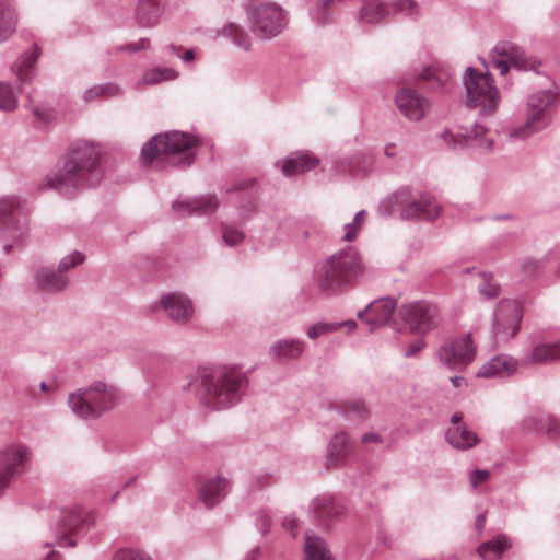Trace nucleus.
I'll return each mask as SVG.
<instances>
[{
    "instance_id": "obj_1",
    "label": "nucleus",
    "mask_w": 560,
    "mask_h": 560,
    "mask_svg": "<svg viewBox=\"0 0 560 560\" xmlns=\"http://www.w3.org/2000/svg\"><path fill=\"white\" fill-rule=\"evenodd\" d=\"M100 152L89 143L75 147L55 174L46 177L40 189H56L62 195L74 192L93 186L101 179L98 171Z\"/></svg>"
},
{
    "instance_id": "obj_2",
    "label": "nucleus",
    "mask_w": 560,
    "mask_h": 560,
    "mask_svg": "<svg viewBox=\"0 0 560 560\" xmlns=\"http://www.w3.org/2000/svg\"><path fill=\"white\" fill-rule=\"evenodd\" d=\"M365 272V266L357 248L348 246L314 268V283L325 293L336 295L352 288Z\"/></svg>"
},
{
    "instance_id": "obj_3",
    "label": "nucleus",
    "mask_w": 560,
    "mask_h": 560,
    "mask_svg": "<svg viewBox=\"0 0 560 560\" xmlns=\"http://www.w3.org/2000/svg\"><path fill=\"white\" fill-rule=\"evenodd\" d=\"M541 86L526 96L524 121L506 130L511 141H522L546 129L552 119V112L560 96L556 82L544 78Z\"/></svg>"
},
{
    "instance_id": "obj_4",
    "label": "nucleus",
    "mask_w": 560,
    "mask_h": 560,
    "mask_svg": "<svg viewBox=\"0 0 560 560\" xmlns=\"http://www.w3.org/2000/svg\"><path fill=\"white\" fill-rule=\"evenodd\" d=\"M463 82L470 107L478 108L482 115L497 112L501 95L490 72L468 67L463 75Z\"/></svg>"
},
{
    "instance_id": "obj_5",
    "label": "nucleus",
    "mask_w": 560,
    "mask_h": 560,
    "mask_svg": "<svg viewBox=\"0 0 560 560\" xmlns=\"http://www.w3.org/2000/svg\"><path fill=\"white\" fill-rule=\"evenodd\" d=\"M394 205L397 211H399L401 219L408 221H434L442 212V206L435 197L407 188L394 194Z\"/></svg>"
},
{
    "instance_id": "obj_6",
    "label": "nucleus",
    "mask_w": 560,
    "mask_h": 560,
    "mask_svg": "<svg viewBox=\"0 0 560 560\" xmlns=\"http://www.w3.org/2000/svg\"><path fill=\"white\" fill-rule=\"evenodd\" d=\"M21 205L22 201L16 196L0 198V247L4 255L23 246L27 238V225L13 218Z\"/></svg>"
},
{
    "instance_id": "obj_7",
    "label": "nucleus",
    "mask_w": 560,
    "mask_h": 560,
    "mask_svg": "<svg viewBox=\"0 0 560 560\" xmlns=\"http://www.w3.org/2000/svg\"><path fill=\"white\" fill-rule=\"evenodd\" d=\"M252 32L261 39L279 35L288 23V13L275 2H265L247 11Z\"/></svg>"
},
{
    "instance_id": "obj_8",
    "label": "nucleus",
    "mask_w": 560,
    "mask_h": 560,
    "mask_svg": "<svg viewBox=\"0 0 560 560\" xmlns=\"http://www.w3.org/2000/svg\"><path fill=\"white\" fill-rule=\"evenodd\" d=\"M489 62L501 75H505L511 66L517 70L537 73L540 67V61L528 57L522 47L510 40H500L494 45L489 54Z\"/></svg>"
},
{
    "instance_id": "obj_9",
    "label": "nucleus",
    "mask_w": 560,
    "mask_h": 560,
    "mask_svg": "<svg viewBox=\"0 0 560 560\" xmlns=\"http://www.w3.org/2000/svg\"><path fill=\"white\" fill-rule=\"evenodd\" d=\"M197 144L194 136L170 131L153 136L141 149V158L145 163H152L158 158H167L187 151Z\"/></svg>"
},
{
    "instance_id": "obj_10",
    "label": "nucleus",
    "mask_w": 560,
    "mask_h": 560,
    "mask_svg": "<svg viewBox=\"0 0 560 560\" xmlns=\"http://www.w3.org/2000/svg\"><path fill=\"white\" fill-rule=\"evenodd\" d=\"M113 405V387H79L70 394V407L82 418L97 417Z\"/></svg>"
},
{
    "instance_id": "obj_11",
    "label": "nucleus",
    "mask_w": 560,
    "mask_h": 560,
    "mask_svg": "<svg viewBox=\"0 0 560 560\" xmlns=\"http://www.w3.org/2000/svg\"><path fill=\"white\" fill-rule=\"evenodd\" d=\"M523 318L521 305L511 299L501 300L493 313L492 338L495 345L504 343L518 331Z\"/></svg>"
},
{
    "instance_id": "obj_12",
    "label": "nucleus",
    "mask_w": 560,
    "mask_h": 560,
    "mask_svg": "<svg viewBox=\"0 0 560 560\" xmlns=\"http://www.w3.org/2000/svg\"><path fill=\"white\" fill-rule=\"evenodd\" d=\"M475 357L476 346L470 332L445 339L438 350L441 364L453 370L465 369L474 361Z\"/></svg>"
},
{
    "instance_id": "obj_13",
    "label": "nucleus",
    "mask_w": 560,
    "mask_h": 560,
    "mask_svg": "<svg viewBox=\"0 0 560 560\" xmlns=\"http://www.w3.org/2000/svg\"><path fill=\"white\" fill-rule=\"evenodd\" d=\"M249 382L247 374L236 365L201 364L187 385H243Z\"/></svg>"
},
{
    "instance_id": "obj_14",
    "label": "nucleus",
    "mask_w": 560,
    "mask_h": 560,
    "mask_svg": "<svg viewBox=\"0 0 560 560\" xmlns=\"http://www.w3.org/2000/svg\"><path fill=\"white\" fill-rule=\"evenodd\" d=\"M399 315L412 331L420 334L434 329L440 323L438 307L425 302L402 304Z\"/></svg>"
},
{
    "instance_id": "obj_15",
    "label": "nucleus",
    "mask_w": 560,
    "mask_h": 560,
    "mask_svg": "<svg viewBox=\"0 0 560 560\" xmlns=\"http://www.w3.org/2000/svg\"><path fill=\"white\" fill-rule=\"evenodd\" d=\"M488 129L482 125L475 124L466 132L445 131L442 135L443 141L452 149H459L466 145L476 148L482 152L490 153L494 148L493 138L488 136Z\"/></svg>"
},
{
    "instance_id": "obj_16",
    "label": "nucleus",
    "mask_w": 560,
    "mask_h": 560,
    "mask_svg": "<svg viewBox=\"0 0 560 560\" xmlns=\"http://www.w3.org/2000/svg\"><path fill=\"white\" fill-rule=\"evenodd\" d=\"M160 306L167 318L177 325L189 323L195 315L190 298L180 292H172L160 299Z\"/></svg>"
},
{
    "instance_id": "obj_17",
    "label": "nucleus",
    "mask_w": 560,
    "mask_h": 560,
    "mask_svg": "<svg viewBox=\"0 0 560 560\" xmlns=\"http://www.w3.org/2000/svg\"><path fill=\"white\" fill-rule=\"evenodd\" d=\"M395 104L398 110L407 119L419 121L427 115L430 103L418 91L412 89H401L395 95Z\"/></svg>"
},
{
    "instance_id": "obj_18",
    "label": "nucleus",
    "mask_w": 560,
    "mask_h": 560,
    "mask_svg": "<svg viewBox=\"0 0 560 560\" xmlns=\"http://www.w3.org/2000/svg\"><path fill=\"white\" fill-rule=\"evenodd\" d=\"M26 458L27 448L24 446L12 445L0 452V495Z\"/></svg>"
},
{
    "instance_id": "obj_19",
    "label": "nucleus",
    "mask_w": 560,
    "mask_h": 560,
    "mask_svg": "<svg viewBox=\"0 0 560 560\" xmlns=\"http://www.w3.org/2000/svg\"><path fill=\"white\" fill-rule=\"evenodd\" d=\"M517 369V360L509 354H498L485 362L476 375L483 378H504L515 374Z\"/></svg>"
},
{
    "instance_id": "obj_20",
    "label": "nucleus",
    "mask_w": 560,
    "mask_h": 560,
    "mask_svg": "<svg viewBox=\"0 0 560 560\" xmlns=\"http://www.w3.org/2000/svg\"><path fill=\"white\" fill-rule=\"evenodd\" d=\"M219 207V201L215 196H200L196 198L177 200L173 203V209L182 215L191 214H211Z\"/></svg>"
},
{
    "instance_id": "obj_21",
    "label": "nucleus",
    "mask_w": 560,
    "mask_h": 560,
    "mask_svg": "<svg viewBox=\"0 0 560 560\" xmlns=\"http://www.w3.org/2000/svg\"><path fill=\"white\" fill-rule=\"evenodd\" d=\"M240 387H200L198 395L207 406L223 409L232 406L238 400Z\"/></svg>"
},
{
    "instance_id": "obj_22",
    "label": "nucleus",
    "mask_w": 560,
    "mask_h": 560,
    "mask_svg": "<svg viewBox=\"0 0 560 560\" xmlns=\"http://www.w3.org/2000/svg\"><path fill=\"white\" fill-rule=\"evenodd\" d=\"M396 305V300L389 296L371 302L369 304L370 318H366L370 331H374L378 327L387 325L393 317Z\"/></svg>"
},
{
    "instance_id": "obj_23",
    "label": "nucleus",
    "mask_w": 560,
    "mask_h": 560,
    "mask_svg": "<svg viewBox=\"0 0 560 560\" xmlns=\"http://www.w3.org/2000/svg\"><path fill=\"white\" fill-rule=\"evenodd\" d=\"M305 351V341L301 339H279L269 348V357L275 361L289 362L300 359Z\"/></svg>"
},
{
    "instance_id": "obj_24",
    "label": "nucleus",
    "mask_w": 560,
    "mask_h": 560,
    "mask_svg": "<svg viewBox=\"0 0 560 560\" xmlns=\"http://www.w3.org/2000/svg\"><path fill=\"white\" fill-rule=\"evenodd\" d=\"M34 281L36 287L49 293H59L68 285V278L48 267H39L34 272Z\"/></svg>"
},
{
    "instance_id": "obj_25",
    "label": "nucleus",
    "mask_w": 560,
    "mask_h": 560,
    "mask_svg": "<svg viewBox=\"0 0 560 560\" xmlns=\"http://www.w3.org/2000/svg\"><path fill=\"white\" fill-rule=\"evenodd\" d=\"M389 16L388 2L382 0H362L357 20L363 24L377 25Z\"/></svg>"
},
{
    "instance_id": "obj_26",
    "label": "nucleus",
    "mask_w": 560,
    "mask_h": 560,
    "mask_svg": "<svg viewBox=\"0 0 560 560\" xmlns=\"http://www.w3.org/2000/svg\"><path fill=\"white\" fill-rule=\"evenodd\" d=\"M42 54L38 45L34 44L30 50L23 52L12 66V71L16 74L22 84L30 83L35 75V65Z\"/></svg>"
},
{
    "instance_id": "obj_27",
    "label": "nucleus",
    "mask_w": 560,
    "mask_h": 560,
    "mask_svg": "<svg viewBox=\"0 0 560 560\" xmlns=\"http://www.w3.org/2000/svg\"><path fill=\"white\" fill-rule=\"evenodd\" d=\"M18 13L13 0H0V44L16 31Z\"/></svg>"
},
{
    "instance_id": "obj_28",
    "label": "nucleus",
    "mask_w": 560,
    "mask_h": 560,
    "mask_svg": "<svg viewBox=\"0 0 560 560\" xmlns=\"http://www.w3.org/2000/svg\"><path fill=\"white\" fill-rule=\"evenodd\" d=\"M228 481L223 478H213L205 481L199 488V498L205 505H215L226 494Z\"/></svg>"
},
{
    "instance_id": "obj_29",
    "label": "nucleus",
    "mask_w": 560,
    "mask_h": 560,
    "mask_svg": "<svg viewBox=\"0 0 560 560\" xmlns=\"http://www.w3.org/2000/svg\"><path fill=\"white\" fill-rule=\"evenodd\" d=\"M319 164V160L308 153H299L282 164V173L285 176H293L307 172Z\"/></svg>"
},
{
    "instance_id": "obj_30",
    "label": "nucleus",
    "mask_w": 560,
    "mask_h": 560,
    "mask_svg": "<svg viewBox=\"0 0 560 560\" xmlns=\"http://www.w3.org/2000/svg\"><path fill=\"white\" fill-rule=\"evenodd\" d=\"M352 452V444L348 441L345 433L336 434L328 450L327 467L337 466Z\"/></svg>"
},
{
    "instance_id": "obj_31",
    "label": "nucleus",
    "mask_w": 560,
    "mask_h": 560,
    "mask_svg": "<svg viewBox=\"0 0 560 560\" xmlns=\"http://www.w3.org/2000/svg\"><path fill=\"white\" fill-rule=\"evenodd\" d=\"M446 440L458 450H467L479 443L478 436L469 431L466 425L451 427L446 431Z\"/></svg>"
},
{
    "instance_id": "obj_32",
    "label": "nucleus",
    "mask_w": 560,
    "mask_h": 560,
    "mask_svg": "<svg viewBox=\"0 0 560 560\" xmlns=\"http://www.w3.org/2000/svg\"><path fill=\"white\" fill-rule=\"evenodd\" d=\"M357 326L358 325L353 319L342 322H318L307 328L306 335L310 339L315 340L320 336L335 332L343 327L348 332H351L357 328Z\"/></svg>"
},
{
    "instance_id": "obj_33",
    "label": "nucleus",
    "mask_w": 560,
    "mask_h": 560,
    "mask_svg": "<svg viewBox=\"0 0 560 560\" xmlns=\"http://www.w3.org/2000/svg\"><path fill=\"white\" fill-rule=\"evenodd\" d=\"M161 8L159 0H139L136 19L144 27L154 26L160 19Z\"/></svg>"
},
{
    "instance_id": "obj_34",
    "label": "nucleus",
    "mask_w": 560,
    "mask_h": 560,
    "mask_svg": "<svg viewBox=\"0 0 560 560\" xmlns=\"http://www.w3.org/2000/svg\"><path fill=\"white\" fill-rule=\"evenodd\" d=\"M560 360V340L536 346L526 359L528 363H548Z\"/></svg>"
},
{
    "instance_id": "obj_35",
    "label": "nucleus",
    "mask_w": 560,
    "mask_h": 560,
    "mask_svg": "<svg viewBox=\"0 0 560 560\" xmlns=\"http://www.w3.org/2000/svg\"><path fill=\"white\" fill-rule=\"evenodd\" d=\"M82 523L83 518L78 512H69L62 517L60 523L61 545L69 547L75 546V541L71 539V536L78 532Z\"/></svg>"
},
{
    "instance_id": "obj_36",
    "label": "nucleus",
    "mask_w": 560,
    "mask_h": 560,
    "mask_svg": "<svg viewBox=\"0 0 560 560\" xmlns=\"http://www.w3.org/2000/svg\"><path fill=\"white\" fill-rule=\"evenodd\" d=\"M510 547V539L504 535H500L493 540L480 545L478 552L483 560H498Z\"/></svg>"
},
{
    "instance_id": "obj_37",
    "label": "nucleus",
    "mask_w": 560,
    "mask_h": 560,
    "mask_svg": "<svg viewBox=\"0 0 560 560\" xmlns=\"http://www.w3.org/2000/svg\"><path fill=\"white\" fill-rule=\"evenodd\" d=\"M222 36L230 39L236 47L247 51L252 47V40L246 31L236 23L225 24L221 31Z\"/></svg>"
},
{
    "instance_id": "obj_38",
    "label": "nucleus",
    "mask_w": 560,
    "mask_h": 560,
    "mask_svg": "<svg viewBox=\"0 0 560 560\" xmlns=\"http://www.w3.org/2000/svg\"><path fill=\"white\" fill-rule=\"evenodd\" d=\"M305 560H332L325 542L316 536H306Z\"/></svg>"
},
{
    "instance_id": "obj_39",
    "label": "nucleus",
    "mask_w": 560,
    "mask_h": 560,
    "mask_svg": "<svg viewBox=\"0 0 560 560\" xmlns=\"http://www.w3.org/2000/svg\"><path fill=\"white\" fill-rule=\"evenodd\" d=\"M389 15L400 14L410 19L420 16V7L416 0H394L388 2Z\"/></svg>"
},
{
    "instance_id": "obj_40",
    "label": "nucleus",
    "mask_w": 560,
    "mask_h": 560,
    "mask_svg": "<svg viewBox=\"0 0 560 560\" xmlns=\"http://www.w3.org/2000/svg\"><path fill=\"white\" fill-rule=\"evenodd\" d=\"M176 77L177 72L172 68H153L143 73L139 83L144 85H152L175 79Z\"/></svg>"
},
{
    "instance_id": "obj_41",
    "label": "nucleus",
    "mask_w": 560,
    "mask_h": 560,
    "mask_svg": "<svg viewBox=\"0 0 560 560\" xmlns=\"http://www.w3.org/2000/svg\"><path fill=\"white\" fill-rule=\"evenodd\" d=\"M18 107V96L12 85L8 82L0 81V110L13 112Z\"/></svg>"
},
{
    "instance_id": "obj_42",
    "label": "nucleus",
    "mask_w": 560,
    "mask_h": 560,
    "mask_svg": "<svg viewBox=\"0 0 560 560\" xmlns=\"http://www.w3.org/2000/svg\"><path fill=\"white\" fill-rule=\"evenodd\" d=\"M481 281L478 284V291L485 299H494L500 294L501 288L499 283L492 280V275L480 272Z\"/></svg>"
},
{
    "instance_id": "obj_43",
    "label": "nucleus",
    "mask_w": 560,
    "mask_h": 560,
    "mask_svg": "<svg viewBox=\"0 0 560 560\" xmlns=\"http://www.w3.org/2000/svg\"><path fill=\"white\" fill-rule=\"evenodd\" d=\"M366 218H368V213L365 210L358 211L355 213L352 222L345 224V226H343L345 235H343L342 240L348 241V242L353 241L357 237V235H358L359 231L361 230V228L363 226V224L365 223Z\"/></svg>"
},
{
    "instance_id": "obj_44",
    "label": "nucleus",
    "mask_w": 560,
    "mask_h": 560,
    "mask_svg": "<svg viewBox=\"0 0 560 560\" xmlns=\"http://www.w3.org/2000/svg\"><path fill=\"white\" fill-rule=\"evenodd\" d=\"M334 4V0H318L317 8L311 11L312 19L318 24L324 25L329 20V8Z\"/></svg>"
},
{
    "instance_id": "obj_45",
    "label": "nucleus",
    "mask_w": 560,
    "mask_h": 560,
    "mask_svg": "<svg viewBox=\"0 0 560 560\" xmlns=\"http://www.w3.org/2000/svg\"><path fill=\"white\" fill-rule=\"evenodd\" d=\"M537 431L544 432L550 438H557L560 435V420L553 416H547L539 421Z\"/></svg>"
},
{
    "instance_id": "obj_46",
    "label": "nucleus",
    "mask_w": 560,
    "mask_h": 560,
    "mask_svg": "<svg viewBox=\"0 0 560 560\" xmlns=\"http://www.w3.org/2000/svg\"><path fill=\"white\" fill-rule=\"evenodd\" d=\"M84 255L79 252L74 250L73 253L65 256L58 264V271L60 273H65L66 271L77 267L78 265L82 264L84 261Z\"/></svg>"
},
{
    "instance_id": "obj_47",
    "label": "nucleus",
    "mask_w": 560,
    "mask_h": 560,
    "mask_svg": "<svg viewBox=\"0 0 560 560\" xmlns=\"http://www.w3.org/2000/svg\"><path fill=\"white\" fill-rule=\"evenodd\" d=\"M222 237H223V242L228 246L233 247V246L240 245L244 241L245 234L243 231H241L238 229L225 226V228H223Z\"/></svg>"
},
{
    "instance_id": "obj_48",
    "label": "nucleus",
    "mask_w": 560,
    "mask_h": 560,
    "mask_svg": "<svg viewBox=\"0 0 560 560\" xmlns=\"http://www.w3.org/2000/svg\"><path fill=\"white\" fill-rule=\"evenodd\" d=\"M114 560H151V558L142 550L120 549L115 553Z\"/></svg>"
},
{
    "instance_id": "obj_49",
    "label": "nucleus",
    "mask_w": 560,
    "mask_h": 560,
    "mask_svg": "<svg viewBox=\"0 0 560 560\" xmlns=\"http://www.w3.org/2000/svg\"><path fill=\"white\" fill-rule=\"evenodd\" d=\"M345 411L349 415H353V418L364 420L369 416V410L362 401H351L346 406Z\"/></svg>"
},
{
    "instance_id": "obj_50",
    "label": "nucleus",
    "mask_w": 560,
    "mask_h": 560,
    "mask_svg": "<svg viewBox=\"0 0 560 560\" xmlns=\"http://www.w3.org/2000/svg\"><path fill=\"white\" fill-rule=\"evenodd\" d=\"M521 269L524 275L533 276L540 269V261L526 258L521 262Z\"/></svg>"
},
{
    "instance_id": "obj_51",
    "label": "nucleus",
    "mask_w": 560,
    "mask_h": 560,
    "mask_svg": "<svg viewBox=\"0 0 560 560\" xmlns=\"http://www.w3.org/2000/svg\"><path fill=\"white\" fill-rule=\"evenodd\" d=\"M334 506L331 503L323 501V502H316L315 505V513L318 515V517H330L332 515Z\"/></svg>"
},
{
    "instance_id": "obj_52",
    "label": "nucleus",
    "mask_w": 560,
    "mask_h": 560,
    "mask_svg": "<svg viewBox=\"0 0 560 560\" xmlns=\"http://www.w3.org/2000/svg\"><path fill=\"white\" fill-rule=\"evenodd\" d=\"M100 88L102 89L103 96L106 97H114L120 94V88L116 83H103L100 84Z\"/></svg>"
},
{
    "instance_id": "obj_53",
    "label": "nucleus",
    "mask_w": 560,
    "mask_h": 560,
    "mask_svg": "<svg viewBox=\"0 0 560 560\" xmlns=\"http://www.w3.org/2000/svg\"><path fill=\"white\" fill-rule=\"evenodd\" d=\"M489 478L488 470H475L470 474V483L474 488L478 487V485L487 481Z\"/></svg>"
},
{
    "instance_id": "obj_54",
    "label": "nucleus",
    "mask_w": 560,
    "mask_h": 560,
    "mask_svg": "<svg viewBox=\"0 0 560 560\" xmlns=\"http://www.w3.org/2000/svg\"><path fill=\"white\" fill-rule=\"evenodd\" d=\"M103 96L102 89L100 88V84L91 86L86 89L83 93V98L86 102L95 101L96 98Z\"/></svg>"
},
{
    "instance_id": "obj_55",
    "label": "nucleus",
    "mask_w": 560,
    "mask_h": 560,
    "mask_svg": "<svg viewBox=\"0 0 560 560\" xmlns=\"http://www.w3.org/2000/svg\"><path fill=\"white\" fill-rule=\"evenodd\" d=\"M149 47L148 39H140L139 42L128 44L124 49L130 52H136L139 50L147 49Z\"/></svg>"
},
{
    "instance_id": "obj_56",
    "label": "nucleus",
    "mask_w": 560,
    "mask_h": 560,
    "mask_svg": "<svg viewBox=\"0 0 560 560\" xmlns=\"http://www.w3.org/2000/svg\"><path fill=\"white\" fill-rule=\"evenodd\" d=\"M362 442L368 444V443H381L382 442V439L378 434L376 433H366L362 436Z\"/></svg>"
},
{
    "instance_id": "obj_57",
    "label": "nucleus",
    "mask_w": 560,
    "mask_h": 560,
    "mask_svg": "<svg viewBox=\"0 0 560 560\" xmlns=\"http://www.w3.org/2000/svg\"><path fill=\"white\" fill-rule=\"evenodd\" d=\"M283 526L288 532H290L293 536L296 535L295 529L298 528V522L295 520H288L283 523Z\"/></svg>"
},
{
    "instance_id": "obj_58",
    "label": "nucleus",
    "mask_w": 560,
    "mask_h": 560,
    "mask_svg": "<svg viewBox=\"0 0 560 560\" xmlns=\"http://www.w3.org/2000/svg\"><path fill=\"white\" fill-rule=\"evenodd\" d=\"M424 343L423 341H418L416 345L411 346L407 351L406 355L410 357L416 354L418 351H420L423 348Z\"/></svg>"
},
{
    "instance_id": "obj_59",
    "label": "nucleus",
    "mask_w": 560,
    "mask_h": 560,
    "mask_svg": "<svg viewBox=\"0 0 560 560\" xmlns=\"http://www.w3.org/2000/svg\"><path fill=\"white\" fill-rule=\"evenodd\" d=\"M194 155L192 154H186L179 162H178V166L179 167H187V166H190L194 162Z\"/></svg>"
},
{
    "instance_id": "obj_60",
    "label": "nucleus",
    "mask_w": 560,
    "mask_h": 560,
    "mask_svg": "<svg viewBox=\"0 0 560 560\" xmlns=\"http://www.w3.org/2000/svg\"><path fill=\"white\" fill-rule=\"evenodd\" d=\"M357 316L360 320H362L366 324V318H370L369 305L364 310L359 311Z\"/></svg>"
},
{
    "instance_id": "obj_61",
    "label": "nucleus",
    "mask_w": 560,
    "mask_h": 560,
    "mask_svg": "<svg viewBox=\"0 0 560 560\" xmlns=\"http://www.w3.org/2000/svg\"><path fill=\"white\" fill-rule=\"evenodd\" d=\"M434 75H435V72L432 69L427 68L422 71V73L420 74V78L423 80H430Z\"/></svg>"
},
{
    "instance_id": "obj_62",
    "label": "nucleus",
    "mask_w": 560,
    "mask_h": 560,
    "mask_svg": "<svg viewBox=\"0 0 560 560\" xmlns=\"http://www.w3.org/2000/svg\"><path fill=\"white\" fill-rule=\"evenodd\" d=\"M462 419H463V415L462 413H455L453 417H452V427H456V425H464L462 423Z\"/></svg>"
},
{
    "instance_id": "obj_63",
    "label": "nucleus",
    "mask_w": 560,
    "mask_h": 560,
    "mask_svg": "<svg viewBox=\"0 0 560 560\" xmlns=\"http://www.w3.org/2000/svg\"><path fill=\"white\" fill-rule=\"evenodd\" d=\"M194 58H195V52H194L191 49L187 50V51L182 56V59H183V61H185V62L192 61V60H194Z\"/></svg>"
},
{
    "instance_id": "obj_64",
    "label": "nucleus",
    "mask_w": 560,
    "mask_h": 560,
    "mask_svg": "<svg viewBox=\"0 0 560 560\" xmlns=\"http://www.w3.org/2000/svg\"><path fill=\"white\" fill-rule=\"evenodd\" d=\"M33 113H34V115H35V116H37L39 119H42V120L46 119V116H47V115H46L45 113L40 112L39 109L35 108V109L33 110Z\"/></svg>"
}]
</instances>
